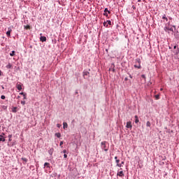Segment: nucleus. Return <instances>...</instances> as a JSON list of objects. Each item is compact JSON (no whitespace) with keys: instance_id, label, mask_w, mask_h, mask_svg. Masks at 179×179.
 Here are the masks:
<instances>
[{"instance_id":"obj_6","label":"nucleus","mask_w":179,"mask_h":179,"mask_svg":"<svg viewBox=\"0 0 179 179\" xmlns=\"http://www.w3.org/2000/svg\"><path fill=\"white\" fill-rule=\"evenodd\" d=\"M89 75H90V73H89V71H85V72L83 73V77H84L85 78H86V76H89Z\"/></svg>"},{"instance_id":"obj_11","label":"nucleus","mask_w":179,"mask_h":179,"mask_svg":"<svg viewBox=\"0 0 179 179\" xmlns=\"http://www.w3.org/2000/svg\"><path fill=\"white\" fill-rule=\"evenodd\" d=\"M17 89L18 90H22V85L20 84H17Z\"/></svg>"},{"instance_id":"obj_39","label":"nucleus","mask_w":179,"mask_h":179,"mask_svg":"<svg viewBox=\"0 0 179 179\" xmlns=\"http://www.w3.org/2000/svg\"><path fill=\"white\" fill-rule=\"evenodd\" d=\"M63 153H66V150H64Z\"/></svg>"},{"instance_id":"obj_31","label":"nucleus","mask_w":179,"mask_h":179,"mask_svg":"<svg viewBox=\"0 0 179 179\" xmlns=\"http://www.w3.org/2000/svg\"><path fill=\"white\" fill-rule=\"evenodd\" d=\"M24 100H26L27 99V96H26V94L23 95Z\"/></svg>"},{"instance_id":"obj_22","label":"nucleus","mask_w":179,"mask_h":179,"mask_svg":"<svg viewBox=\"0 0 179 179\" xmlns=\"http://www.w3.org/2000/svg\"><path fill=\"white\" fill-rule=\"evenodd\" d=\"M44 166H45V167H50V163L45 162V163L44 164Z\"/></svg>"},{"instance_id":"obj_8","label":"nucleus","mask_w":179,"mask_h":179,"mask_svg":"<svg viewBox=\"0 0 179 179\" xmlns=\"http://www.w3.org/2000/svg\"><path fill=\"white\" fill-rule=\"evenodd\" d=\"M6 139L5 137H3V135H0V142H5Z\"/></svg>"},{"instance_id":"obj_24","label":"nucleus","mask_w":179,"mask_h":179,"mask_svg":"<svg viewBox=\"0 0 179 179\" xmlns=\"http://www.w3.org/2000/svg\"><path fill=\"white\" fill-rule=\"evenodd\" d=\"M103 26L105 27H108V24H107V21L103 22Z\"/></svg>"},{"instance_id":"obj_29","label":"nucleus","mask_w":179,"mask_h":179,"mask_svg":"<svg viewBox=\"0 0 179 179\" xmlns=\"http://www.w3.org/2000/svg\"><path fill=\"white\" fill-rule=\"evenodd\" d=\"M141 78H143V79H146V76L144 74L141 75Z\"/></svg>"},{"instance_id":"obj_1","label":"nucleus","mask_w":179,"mask_h":179,"mask_svg":"<svg viewBox=\"0 0 179 179\" xmlns=\"http://www.w3.org/2000/svg\"><path fill=\"white\" fill-rule=\"evenodd\" d=\"M136 64H138V66L137 64L134 65V68H137L138 69H141L142 68V66H141V59L139 58L136 59Z\"/></svg>"},{"instance_id":"obj_7","label":"nucleus","mask_w":179,"mask_h":179,"mask_svg":"<svg viewBox=\"0 0 179 179\" xmlns=\"http://www.w3.org/2000/svg\"><path fill=\"white\" fill-rule=\"evenodd\" d=\"M48 153L49 155H50V156H52V154L54 153V149L52 148H50V150H48Z\"/></svg>"},{"instance_id":"obj_45","label":"nucleus","mask_w":179,"mask_h":179,"mask_svg":"<svg viewBox=\"0 0 179 179\" xmlns=\"http://www.w3.org/2000/svg\"><path fill=\"white\" fill-rule=\"evenodd\" d=\"M20 97V96H17L18 99H19Z\"/></svg>"},{"instance_id":"obj_16","label":"nucleus","mask_w":179,"mask_h":179,"mask_svg":"<svg viewBox=\"0 0 179 179\" xmlns=\"http://www.w3.org/2000/svg\"><path fill=\"white\" fill-rule=\"evenodd\" d=\"M24 29H26V30H30V25H26L24 26Z\"/></svg>"},{"instance_id":"obj_28","label":"nucleus","mask_w":179,"mask_h":179,"mask_svg":"<svg viewBox=\"0 0 179 179\" xmlns=\"http://www.w3.org/2000/svg\"><path fill=\"white\" fill-rule=\"evenodd\" d=\"M21 104H22V106H24V104H26V101H21Z\"/></svg>"},{"instance_id":"obj_25","label":"nucleus","mask_w":179,"mask_h":179,"mask_svg":"<svg viewBox=\"0 0 179 179\" xmlns=\"http://www.w3.org/2000/svg\"><path fill=\"white\" fill-rule=\"evenodd\" d=\"M175 54H176V55H178V54H179V49H178V50H176L175 51Z\"/></svg>"},{"instance_id":"obj_30","label":"nucleus","mask_w":179,"mask_h":179,"mask_svg":"<svg viewBox=\"0 0 179 179\" xmlns=\"http://www.w3.org/2000/svg\"><path fill=\"white\" fill-rule=\"evenodd\" d=\"M103 15H104V16H106V17H108V14L107 13H103Z\"/></svg>"},{"instance_id":"obj_13","label":"nucleus","mask_w":179,"mask_h":179,"mask_svg":"<svg viewBox=\"0 0 179 179\" xmlns=\"http://www.w3.org/2000/svg\"><path fill=\"white\" fill-rule=\"evenodd\" d=\"M162 19H164V20H166V22H169V18H167V17H166V15H165V14L162 16Z\"/></svg>"},{"instance_id":"obj_5","label":"nucleus","mask_w":179,"mask_h":179,"mask_svg":"<svg viewBox=\"0 0 179 179\" xmlns=\"http://www.w3.org/2000/svg\"><path fill=\"white\" fill-rule=\"evenodd\" d=\"M117 176H119V177H124V172L122 171H118L117 173Z\"/></svg>"},{"instance_id":"obj_27","label":"nucleus","mask_w":179,"mask_h":179,"mask_svg":"<svg viewBox=\"0 0 179 179\" xmlns=\"http://www.w3.org/2000/svg\"><path fill=\"white\" fill-rule=\"evenodd\" d=\"M1 99L2 100H5V99H6L5 95H1Z\"/></svg>"},{"instance_id":"obj_33","label":"nucleus","mask_w":179,"mask_h":179,"mask_svg":"<svg viewBox=\"0 0 179 179\" xmlns=\"http://www.w3.org/2000/svg\"><path fill=\"white\" fill-rule=\"evenodd\" d=\"M20 94H21L22 96H24V94H26V93L20 92Z\"/></svg>"},{"instance_id":"obj_14","label":"nucleus","mask_w":179,"mask_h":179,"mask_svg":"<svg viewBox=\"0 0 179 179\" xmlns=\"http://www.w3.org/2000/svg\"><path fill=\"white\" fill-rule=\"evenodd\" d=\"M116 163H117V167H121V164H120V159H116Z\"/></svg>"},{"instance_id":"obj_38","label":"nucleus","mask_w":179,"mask_h":179,"mask_svg":"<svg viewBox=\"0 0 179 179\" xmlns=\"http://www.w3.org/2000/svg\"><path fill=\"white\" fill-rule=\"evenodd\" d=\"M121 164V167H122V164H124V162H122L121 164Z\"/></svg>"},{"instance_id":"obj_12","label":"nucleus","mask_w":179,"mask_h":179,"mask_svg":"<svg viewBox=\"0 0 179 179\" xmlns=\"http://www.w3.org/2000/svg\"><path fill=\"white\" fill-rule=\"evenodd\" d=\"M63 128H64V129H65L66 128H68V123L64 122L63 123Z\"/></svg>"},{"instance_id":"obj_20","label":"nucleus","mask_w":179,"mask_h":179,"mask_svg":"<svg viewBox=\"0 0 179 179\" xmlns=\"http://www.w3.org/2000/svg\"><path fill=\"white\" fill-rule=\"evenodd\" d=\"M152 124H150V122L148 121L146 122V127H151Z\"/></svg>"},{"instance_id":"obj_36","label":"nucleus","mask_w":179,"mask_h":179,"mask_svg":"<svg viewBox=\"0 0 179 179\" xmlns=\"http://www.w3.org/2000/svg\"><path fill=\"white\" fill-rule=\"evenodd\" d=\"M57 128H60V127H61V124H57Z\"/></svg>"},{"instance_id":"obj_47","label":"nucleus","mask_w":179,"mask_h":179,"mask_svg":"<svg viewBox=\"0 0 179 179\" xmlns=\"http://www.w3.org/2000/svg\"><path fill=\"white\" fill-rule=\"evenodd\" d=\"M0 76H1V71H0Z\"/></svg>"},{"instance_id":"obj_42","label":"nucleus","mask_w":179,"mask_h":179,"mask_svg":"<svg viewBox=\"0 0 179 179\" xmlns=\"http://www.w3.org/2000/svg\"><path fill=\"white\" fill-rule=\"evenodd\" d=\"M129 78H130L131 79H132V76L130 75V76H129Z\"/></svg>"},{"instance_id":"obj_2","label":"nucleus","mask_w":179,"mask_h":179,"mask_svg":"<svg viewBox=\"0 0 179 179\" xmlns=\"http://www.w3.org/2000/svg\"><path fill=\"white\" fill-rule=\"evenodd\" d=\"M101 148L105 152H108V148H107V146L106 145V141H102L101 143Z\"/></svg>"},{"instance_id":"obj_23","label":"nucleus","mask_w":179,"mask_h":179,"mask_svg":"<svg viewBox=\"0 0 179 179\" xmlns=\"http://www.w3.org/2000/svg\"><path fill=\"white\" fill-rule=\"evenodd\" d=\"M104 13H110V10H108V8H105Z\"/></svg>"},{"instance_id":"obj_4","label":"nucleus","mask_w":179,"mask_h":179,"mask_svg":"<svg viewBox=\"0 0 179 179\" xmlns=\"http://www.w3.org/2000/svg\"><path fill=\"white\" fill-rule=\"evenodd\" d=\"M126 128H129L131 129V128H132V122H127V125H126Z\"/></svg>"},{"instance_id":"obj_41","label":"nucleus","mask_w":179,"mask_h":179,"mask_svg":"<svg viewBox=\"0 0 179 179\" xmlns=\"http://www.w3.org/2000/svg\"><path fill=\"white\" fill-rule=\"evenodd\" d=\"M173 48H174V50H176V48H177V45H174Z\"/></svg>"},{"instance_id":"obj_46","label":"nucleus","mask_w":179,"mask_h":179,"mask_svg":"<svg viewBox=\"0 0 179 179\" xmlns=\"http://www.w3.org/2000/svg\"><path fill=\"white\" fill-rule=\"evenodd\" d=\"M2 135H5V134H2Z\"/></svg>"},{"instance_id":"obj_35","label":"nucleus","mask_w":179,"mask_h":179,"mask_svg":"<svg viewBox=\"0 0 179 179\" xmlns=\"http://www.w3.org/2000/svg\"><path fill=\"white\" fill-rule=\"evenodd\" d=\"M64 159H66V157H68V155L66 154H64Z\"/></svg>"},{"instance_id":"obj_44","label":"nucleus","mask_w":179,"mask_h":179,"mask_svg":"<svg viewBox=\"0 0 179 179\" xmlns=\"http://www.w3.org/2000/svg\"><path fill=\"white\" fill-rule=\"evenodd\" d=\"M138 2H141V0H138Z\"/></svg>"},{"instance_id":"obj_34","label":"nucleus","mask_w":179,"mask_h":179,"mask_svg":"<svg viewBox=\"0 0 179 179\" xmlns=\"http://www.w3.org/2000/svg\"><path fill=\"white\" fill-rule=\"evenodd\" d=\"M62 145H64V141H61V142H60L59 145H60V146H62Z\"/></svg>"},{"instance_id":"obj_21","label":"nucleus","mask_w":179,"mask_h":179,"mask_svg":"<svg viewBox=\"0 0 179 179\" xmlns=\"http://www.w3.org/2000/svg\"><path fill=\"white\" fill-rule=\"evenodd\" d=\"M55 136H57V138H61V134L60 133H56Z\"/></svg>"},{"instance_id":"obj_3","label":"nucleus","mask_w":179,"mask_h":179,"mask_svg":"<svg viewBox=\"0 0 179 179\" xmlns=\"http://www.w3.org/2000/svg\"><path fill=\"white\" fill-rule=\"evenodd\" d=\"M40 36H41L40 40L42 41V43L47 41V37L43 36V34H41Z\"/></svg>"},{"instance_id":"obj_10","label":"nucleus","mask_w":179,"mask_h":179,"mask_svg":"<svg viewBox=\"0 0 179 179\" xmlns=\"http://www.w3.org/2000/svg\"><path fill=\"white\" fill-rule=\"evenodd\" d=\"M134 118H135V123L138 124V122H139V119L138 118V115H135Z\"/></svg>"},{"instance_id":"obj_40","label":"nucleus","mask_w":179,"mask_h":179,"mask_svg":"<svg viewBox=\"0 0 179 179\" xmlns=\"http://www.w3.org/2000/svg\"><path fill=\"white\" fill-rule=\"evenodd\" d=\"M115 160H118V157H115Z\"/></svg>"},{"instance_id":"obj_9","label":"nucleus","mask_w":179,"mask_h":179,"mask_svg":"<svg viewBox=\"0 0 179 179\" xmlns=\"http://www.w3.org/2000/svg\"><path fill=\"white\" fill-rule=\"evenodd\" d=\"M10 33H12V29H10L7 32H6V36L8 37H10Z\"/></svg>"},{"instance_id":"obj_32","label":"nucleus","mask_w":179,"mask_h":179,"mask_svg":"<svg viewBox=\"0 0 179 179\" xmlns=\"http://www.w3.org/2000/svg\"><path fill=\"white\" fill-rule=\"evenodd\" d=\"M159 94L155 95V98L157 99V100H159Z\"/></svg>"},{"instance_id":"obj_43","label":"nucleus","mask_w":179,"mask_h":179,"mask_svg":"<svg viewBox=\"0 0 179 179\" xmlns=\"http://www.w3.org/2000/svg\"><path fill=\"white\" fill-rule=\"evenodd\" d=\"M137 65V66H139V64H136Z\"/></svg>"},{"instance_id":"obj_37","label":"nucleus","mask_w":179,"mask_h":179,"mask_svg":"<svg viewBox=\"0 0 179 179\" xmlns=\"http://www.w3.org/2000/svg\"><path fill=\"white\" fill-rule=\"evenodd\" d=\"M8 138H9V141H10V138H12V135H9V136H8Z\"/></svg>"},{"instance_id":"obj_15","label":"nucleus","mask_w":179,"mask_h":179,"mask_svg":"<svg viewBox=\"0 0 179 179\" xmlns=\"http://www.w3.org/2000/svg\"><path fill=\"white\" fill-rule=\"evenodd\" d=\"M22 162H24V164H26V162H28V159L27 158H22Z\"/></svg>"},{"instance_id":"obj_26","label":"nucleus","mask_w":179,"mask_h":179,"mask_svg":"<svg viewBox=\"0 0 179 179\" xmlns=\"http://www.w3.org/2000/svg\"><path fill=\"white\" fill-rule=\"evenodd\" d=\"M106 23H108V24H109L110 26H111V21L110 20H107Z\"/></svg>"},{"instance_id":"obj_19","label":"nucleus","mask_w":179,"mask_h":179,"mask_svg":"<svg viewBox=\"0 0 179 179\" xmlns=\"http://www.w3.org/2000/svg\"><path fill=\"white\" fill-rule=\"evenodd\" d=\"M16 110H17V107L13 108V110H12L13 113H16L17 111Z\"/></svg>"},{"instance_id":"obj_18","label":"nucleus","mask_w":179,"mask_h":179,"mask_svg":"<svg viewBox=\"0 0 179 179\" xmlns=\"http://www.w3.org/2000/svg\"><path fill=\"white\" fill-rule=\"evenodd\" d=\"M10 57H15V51L13 50L10 53Z\"/></svg>"},{"instance_id":"obj_17","label":"nucleus","mask_w":179,"mask_h":179,"mask_svg":"<svg viewBox=\"0 0 179 179\" xmlns=\"http://www.w3.org/2000/svg\"><path fill=\"white\" fill-rule=\"evenodd\" d=\"M6 68L8 69H10V68H12V64H10V63H9L7 66H6Z\"/></svg>"}]
</instances>
